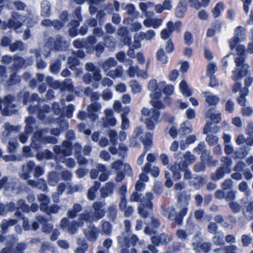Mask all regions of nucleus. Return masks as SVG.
Instances as JSON below:
<instances>
[{
	"label": "nucleus",
	"instance_id": "obj_10",
	"mask_svg": "<svg viewBox=\"0 0 253 253\" xmlns=\"http://www.w3.org/2000/svg\"><path fill=\"white\" fill-rule=\"evenodd\" d=\"M15 215L17 216V218H12L9 220L4 219L2 220L0 226L2 231L4 232L6 231L7 228L9 226H12L18 222V221L23 218V227L25 230H29L30 229V226L29 225V222L27 218H23L22 215L19 213L18 211L15 212Z\"/></svg>",
	"mask_w": 253,
	"mask_h": 253
},
{
	"label": "nucleus",
	"instance_id": "obj_26",
	"mask_svg": "<svg viewBox=\"0 0 253 253\" xmlns=\"http://www.w3.org/2000/svg\"><path fill=\"white\" fill-rule=\"evenodd\" d=\"M196 238L194 239V241L193 242V245L194 247L195 250L197 252H206L209 251L211 249V244L209 243H203L202 244L196 243L195 240Z\"/></svg>",
	"mask_w": 253,
	"mask_h": 253
},
{
	"label": "nucleus",
	"instance_id": "obj_37",
	"mask_svg": "<svg viewBox=\"0 0 253 253\" xmlns=\"http://www.w3.org/2000/svg\"><path fill=\"white\" fill-rule=\"evenodd\" d=\"M129 87L131 88V92L133 94H137L142 90V86L136 80H131L128 83Z\"/></svg>",
	"mask_w": 253,
	"mask_h": 253
},
{
	"label": "nucleus",
	"instance_id": "obj_19",
	"mask_svg": "<svg viewBox=\"0 0 253 253\" xmlns=\"http://www.w3.org/2000/svg\"><path fill=\"white\" fill-rule=\"evenodd\" d=\"M101 109V106L98 102H93L87 107V112L89 117L92 120L98 118L95 113L99 112Z\"/></svg>",
	"mask_w": 253,
	"mask_h": 253
},
{
	"label": "nucleus",
	"instance_id": "obj_3",
	"mask_svg": "<svg viewBox=\"0 0 253 253\" xmlns=\"http://www.w3.org/2000/svg\"><path fill=\"white\" fill-rule=\"evenodd\" d=\"M153 198V194L150 192L146 193L145 197L142 201L140 200V195L136 192H134L130 198L132 202H140L138 210L139 214L143 218L147 217L151 215L152 204L151 200Z\"/></svg>",
	"mask_w": 253,
	"mask_h": 253
},
{
	"label": "nucleus",
	"instance_id": "obj_55",
	"mask_svg": "<svg viewBox=\"0 0 253 253\" xmlns=\"http://www.w3.org/2000/svg\"><path fill=\"white\" fill-rule=\"evenodd\" d=\"M42 14L44 16H48L49 15L50 3L49 1H43L41 4Z\"/></svg>",
	"mask_w": 253,
	"mask_h": 253
},
{
	"label": "nucleus",
	"instance_id": "obj_61",
	"mask_svg": "<svg viewBox=\"0 0 253 253\" xmlns=\"http://www.w3.org/2000/svg\"><path fill=\"white\" fill-rule=\"evenodd\" d=\"M24 48L25 47L21 42H17L10 45V49L11 51H15L17 50H23Z\"/></svg>",
	"mask_w": 253,
	"mask_h": 253
},
{
	"label": "nucleus",
	"instance_id": "obj_45",
	"mask_svg": "<svg viewBox=\"0 0 253 253\" xmlns=\"http://www.w3.org/2000/svg\"><path fill=\"white\" fill-rule=\"evenodd\" d=\"M82 210V207L79 204H74L73 209L70 210L67 212V216L71 218H74L76 216L77 214L81 211Z\"/></svg>",
	"mask_w": 253,
	"mask_h": 253
},
{
	"label": "nucleus",
	"instance_id": "obj_36",
	"mask_svg": "<svg viewBox=\"0 0 253 253\" xmlns=\"http://www.w3.org/2000/svg\"><path fill=\"white\" fill-rule=\"evenodd\" d=\"M124 113L121 115L122 118V125L121 127L122 129H127L129 127V121L126 118V115L130 111L128 107H126L124 109Z\"/></svg>",
	"mask_w": 253,
	"mask_h": 253
},
{
	"label": "nucleus",
	"instance_id": "obj_60",
	"mask_svg": "<svg viewBox=\"0 0 253 253\" xmlns=\"http://www.w3.org/2000/svg\"><path fill=\"white\" fill-rule=\"evenodd\" d=\"M13 207V203H10L6 205L0 204V215H4L6 213L7 211H11Z\"/></svg>",
	"mask_w": 253,
	"mask_h": 253
},
{
	"label": "nucleus",
	"instance_id": "obj_2",
	"mask_svg": "<svg viewBox=\"0 0 253 253\" xmlns=\"http://www.w3.org/2000/svg\"><path fill=\"white\" fill-rule=\"evenodd\" d=\"M236 48L238 57L235 58L236 67L233 71L232 79L238 82L245 77L249 72V66L245 63V49L243 45L236 44L233 48Z\"/></svg>",
	"mask_w": 253,
	"mask_h": 253
},
{
	"label": "nucleus",
	"instance_id": "obj_43",
	"mask_svg": "<svg viewBox=\"0 0 253 253\" xmlns=\"http://www.w3.org/2000/svg\"><path fill=\"white\" fill-rule=\"evenodd\" d=\"M244 214L248 220L253 219V201L248 203L246 210L244 211Z\"/></svg>",
	"mask_w": 253,
	"mask_h": 253
},
{
	"label": "nucleus",
	"instance_id": "obj_18",
	"mask_svg": "<svg viewBox=\"0 0 253 253\" xmlns=\"http://www.w3.org/2000/svg\"><path fill=\"white\" fill-rule=\"evenodd\" d=\"M202 94L205 98V102L209 106L216 105L220 100L219 97L210 92H202Z\"/></svg>",
	"mask_w": 253,
	"mask_h": 253
},
{
	"label": "nucleus",
	"instance_id": "obj_57",
	"mask_svg": "<svg viewBox=\"0 0 253 253\" xmlns=\"http://www.w3.org/2000/svg\"><path fill=\"white\" fill-rule=\"evenodd\" d=\"M190 199V195L189 192H185V191L181 192L180 195L178 198V203H188Z\"/></svg>",
	"mask_w": 253,
	"mask_h": 253
},
{
	"label": "nucleus",
	"instance_id": "obj_6",
	"mask_svg": "<svg viewBox=\"0 0 253 253\" xmlns=\"http://www.w3.org/2000/svg\"><path fill=\"white\" fill-rule=\"evenodd\" d=\"M142 116L145 117V124L148 129L153 130L155 126L160 122V112L155 109H148L143 108L141 110Z\"/></svg>",
	"mask_w": 253,
	"mask_h": 253
},
{
	"label": "nucleus",
	"instance_id": "obj_59",
	"mask_svg": "<svg viewBox=\"0 0 253 253\" xmlns=\"http://www.w3.org/2000/svg\"><path fill=\"white\" fill-rule=\"evenodd\" d=\"M206 140L209 145H213L217 143L218 137L215 135L209 134L207 135Z\"/></svg>",
	"mask_w": 253,
	"mask_h": 253
},
{
	"label": "nucleus",
	"instance_id": "obj_5",
	"mask_svg": "<svg viewBox=\"0 0 253 253\" xmlns=\"http://www.w3.org/2000/svg\"><path fill=\"white\" fill-rule=\"evenodd\" d=\"M188 203H178L175 208H170L168 210V218L175 221L177 224L181 223L183 217L188 212Z\"/></svg>",
	"mask_w": 253,
	"mask_h": 253
},
{
	"label": "nucleus",
	"instance_id": "obj_54",
	"mask_svg": "<svg viewBox=\"0 0 253 253\" xmlns=\"http://www.w3.org/2000/svg\"><path fill=\"white\" fill-rule=\"evenodd\" d=\"M60 175L55 172H51L48 176L49 183L52 186L55 185L56 183L59 180Z\"/></svg>",
	"mask_w": 253,
	"mask_h": 253
},
{
	"label": "nucleus",
	"instance_id": "obj_4",
	"mask_svg": "<svg viewBox=\"0 0 253 253\" xmlns=\"http://www.w3.org/2000/svg\"><path fill=\"white\" fill-rule=\"evenodd\" d=\"M205 119L207 120V123L203 129V132L205 134L209 132H217L219 131V128L215 126L213 127H211V123L209 121H211L213 123L217 124L221 120V114L216 111L214 108L210 109L207 110L205 115Z\"/></svg>",
	"mask_w": 253,
	"mask_h": 253
},
{
	"label": "nucleus",
	"instance_id": "obj_30",
	"mask_svg": "<svg viewBox=\"0 0 253 253\" xmlns=\"http://www.w3.org/2000/svg\"><path fill=\"white\" fill-rule=\"evenodd\" d=\"M152 242L155 245L167 243L169 241V238L165 234H162L159 236L151 237Z\"/></svg>",
	"mask_w": 253,
	"mask_h": 253
},
{
	"label": "nucleus",
	"instance_id": "obj_51",
	"mask_svg": "<svg viewBox=\"0 0 253 253\" xmlns=\"http://www.w3.org/2000/svg\"><path fill=\"white\" fill-rule=\"evenodd\" d=\"M129 68L126 70V73L129 77L133 78L137 75L140 69L137 66L128 65Z\"/></svg>",
	"mask_w": 253,
	"mask_h": 253
},
{
	"label": "nucleus",
	"instance_id": "obj_13",
	"mask_svg": "<svg viewBox=\"0 0 253 253\" xmlns=\"http://www.w3.org/2000/svg\"><path fill=\"white\" fill-rule=\"evenodd\" d=\"M235 35L229 41V43L231 49L246 38V29L242 26H239L235 29Z\"/></svg>",
	"mask_w": 253,
	"mask_h": 253
},
{
	"label": "nucleus",
	"instance_id": "obj_1",
	"mask_svg": "<svg viewBox=\"0 0 253 253\" xmlns=\"http://www.w3.org/2000/svg\"><path fill=\"white\" fill-rule=\"evenodd\" d=\"M103 206V204L102 203H94L93 205L94 212L93 213L81 214L77 221L69 222L68 218H63L60 222L61 228L66 230L70 234H75L77 231L78 228L83 225L84 221L87 223L91 222L101 218L104 214V211L102 209Z\"/></svg>",
	"mask_w": 253,
	"mask_h": 253
},
{
	"label": "nucleus",
	"instance_id": "obj_31",
	"mask_svg": "<svg viewBox=\"0 0 253 253\" xmlns=\"http://www.w3.org/2000/svg\"><path fill=\"white\" fill-rule=\"evenodd\" d=\"M48 46H50V45ZM68 43L63 41L62 38H60L59 39H57L54 42V44L53 45H51L49 47L51 49H54L58 50H63L66 49Z\"/></svg>",
	"mask_w": 253,
	"mask_h": 253
},
{
	"label": "nucleus",
	"instance_id": "obj_58",
	"mask_svg": "<svg viewBox=\"0 0 253 253\" xmlns=\"http://www.w3.org/2000/svg\"><path fill=\"white\" fill-rule=\"evenodd\" d=\"M217 70V66L215 63L211 62L208 64L207 67V74L209 76H212Z\"/></svg>",
	"mask_w": 253,
	"mask_h": 253
},
{
	"label": "nucleus",
	"instance_id": "obj_32",
	"mask_svg": "<svg viewBox=\"0 0 253 253\" xmlns=\"http://www.w3.org/2000/svg\"><path fill=\"white\" fill-rule=\"evenodd\" d=\"M193 151L196 153L201 154L202 159L204 158L205 156H207L209 154V152L206 149V145L204 142L199 143L197 146L194 149Z\"/></svg>",
	"mask_w": 253,
	"mask_h": 253
},
{
	"label": "nucleus",
	"instance_id": "obj_38",
	"mask_svg": "<svg viewBox=\"0 0 253 253\" xmlns=\"http://www.w3.org/2000/svg\"><path fill=\"white\" fill-rule=\"evenodd\" d=\"M141 141L144 145L145 152H147L149 148L152 145V134L149 132L146 133L144 138H142Z\"/></svg>",
	"mask_w": 253,
	"mask_h": 253
},
{
	"label": "nucleus",
	"instance_id": "obj_42",
	"mask_svg": "<svg viewBox=\"0 0 253 253\" xmlns=\"http://www.w3.org/2000/svg\"><path fill=\"white\" fill-rule=\"evenodd\" d=\"M68 64L69 68L72 70H77V76H79L82 74V72L80 69L76 67V66L79 65V62L77 59L73 57H69L68 58Z\"/></svg>",
	"mask_w": 253,
	"mask_h": 253
},
{
	"label": "nucleus",
	"instance_id": "obj_27",
	"mask_svg": "<svg viewBox=\"0 0 253 253\" xmlns=\"http://www.w3.org/2000/svg\"><path fill=\"white\" fill-rule=\"evenodd\" d=\"M151 218V224L150 226L146 227L144 229V233L146 234L151 235L152 234H155L156 231L151 229V226H153L155 228H157L160 224L159 220L154 217L153 216H150Z\"/></svg>",
	"mask_w": 253,
	"mask_h": 253
},
{
	"label": "nucleus",
	"instance_id": "obj_52",
	"mask_svg": "<svg viewBox=\"0 0 253 253\" xmlns=\"http://www.w3.org/2000/svg\"><path fill=\"white\" fill-rule=\"evenodd\" d=\"M157 59L162 64H166L168 62V58L165 54L163 48L159 49L157 52Z\"/></svg>",
	"mask_w": 253,
	"mask_h": 253
},
{
	"label": "nucleus",
	"instance_id": "obj_47",
	"mask_svg": "<svg viewBox=\"0 0 253 253\" xmlns=\"http://www.w3.org/2000/svg\"><path fill=\"white\" fill-rule=\"evenodd\" d=\"M38 200L41 202V210L45 211L49 203V199L46 195L42 194L38 196Z\"/></svg>",
	"mask_w": 253,
	"mask_h": 253
},
{
	"label": "nucleus",
	"instance_id": "obj_46",
	"mask_svg": "<svg viewBox=\"0 0 253 253\" xmlns=\"http://www.w3.org/2000/svg\"><path fill=\"white\" fill-rule=\"evenodd\" d=\"M99 182H95L94 186L90 187L87 193V197L90 200H93L95 197V192L100 186Z\"/></svg>",
	"mask_w": 253,
	"mask_h": 253
},
{
	"label": "nucleus",
	"instance_id": "obj_11",
	"mask_svg": "<svg viewBox=\"0 0 253 253\" xmlns=\"http://www.w3.org/2000/svg\"><path fill=\"white\" fill-rule=\"evenodd\" d=\"M14 98L11 95H7L3 100H0V110L2 107V114L3 116L11 115L13 112L14 109L16 107V105L13 103Z\"/></svg>",
	"mask_w": 253,
	"mask_h": 253
},
{
	"label": "nucleus",
	"instance_id": "obj_25",
	"mask_svg": "<svg viewBox=\"0 0 253 253\" xmlns=\"http://www.w3.org/2000/svg\"><path fill=\"white\" fill-rule=\"evenodd\" d=\"M143 132V128L141 126H137L133 131V134L130 139V145L132 146H137L138 139L141 138L140 135Z\"/></svg>",
	"mask_w": 253,
	"mask_h": 253
},
{
	"label": "nucleus",
	"instance_id": "obj_34",
	"mask_svg": "<svg viewBox=\"0 0 253 253\" xmlns=\"http://www.w3.org/2000/svg\"><path fill=\"white\" fill-rule=\"evenodd\" d=\"M224 8L225 6L222 2H218L211 10L212 16L215 18L219 17Z\"/></svg>",
	"mask_w": 253,
	"mask_h": 253
},
{
	"label": "nucleus",
	"instance_id": "obj_35",
	"mask_svg": "<svg viewBox=\"0 0 253 253\" xmlns=\"http://www.w3.org/2000/svg\"><path fill=\"white\" fill-rule=\"evenodd\" d=\"M118 240L119 243L124 248L121 251V253H128V252L126 250V248L130 247L128 243V239L123 234L118 237Z\"/></svg>",
	"mask_w": 253,
	"mask_h": 253
},
{
	"label": "nucleus",
	"instance_id": "obj_40",
	"mask_svg": "<svg viewBox=\"0 0 253 253\" xmlns=\"http://www.w3.org/2000/svg\"><path fill=\"white\" fill-rule=\"evenodd\" d=\"M116 57L119 62L124 63L126 66L133 64V61L131 59H127L124 52L117 53Z\"/></svg>",
	"mask_w": 253,
	"mask_h": 253
},
{
	"label": "nucleus",
	"instance_id": "obj_39",
	"mask_svg": "<svg viewBox=\"0 0 253 253\" xmlns=\"http://www.w3.org/2000/svg\"><path fill=\"white\" fill-rule=\"evenodd\" d=\"M150 167L151 165L149 163L146 164L143 169V171L147 173L150 172L154 177L157 176L159 173V169L158 167L155 166L151 168H150Z\"/></svg>",
	"mask_w": 253,
	"mask_h": 253
},
{
	"label": "nucleus",
	"instance_id": "obj_49",
	"mask_svg": "<svg viewBox=\"0 0 253 253\" xmlns=\"http://www.w3.org/2000/svg\"><path fill=\"white\" fill-rule=\"evenodd\" d=\"M134 46L135 48H138L140 47V42L143 40H145L144 38V32H139L136 33L134 36Z\"/></svg>",
	"mask_w": 253,
	"mask_h": 253
},
{
	"label": "nucleus",
	"instance_id": "obj_9",
	"mask_svg": "<svg viewBox=\"0 0 253 253\" xmlns=\"http://www.w3.org/2000/svg\"><path fill=\"white\" fill-rule=\"evenodd\" d=\"M32 171L34 172V175L35 177H38L44 173L42 168L35 166L33 162H29L23 167L22 176L24 179H27L30 177Z\"/></svg>",
	"mask_w": 253,
	"mask_h": 253
},
{
	"label": "nucleus",
	"instance_id": "obj_14",
	"mask_svg": "<svg viewBox=\"0 0 253 253\" xmlns=\"http://www.w3.org/2000/svg\"><path fill=\"white\" fill-rule=\"evenodd\" d=\"M16 238H12L10 243L2 250L1 253H23V251L26 247L25 244L20 243L16 245Z\"/></svg>",
	"mask_w": 253,
	"mask_h": 253
},
{
	"label": "nucleus",
	"instance_id": "obj_44",
	"mask_svg": "<svg viewBox=\"0 0 253 253\" xmlns=\"http://www.w3.org/2000/svg\"><path fill=\"white\" fill-rule=\"evenodd\" d=\"M179 89L181 93L186 96H190L192 94V92L189 88L186 82L182 80L179 84Z\"/></svg>",
	"mask_w": 253,
	"mask_h": 253
},
{
	"label": "nucleus",
	"instance_id": "obj_24",
	"mask_svg": "<svg viewBox=\"0 0 253 253\" xmlns=\"http://www.w3.org/2000/svg\"><path fill=\"white\" fill-rule=\"evenodd\" d=\"M117 65V61L113 57H110L104 61L102 64V68L105 74H107L108 72H109L110 69L116 66Z\"/></svg>",
	"mask_w": 253,
	"mask_h": 253
},
{
	"label": "nucleus",
	"instance_id": "obj_50",
	"mask_svg": "<svg viewBox=\"0 0 253 253\" xmlns=\"http://www.w3.org/2000/svg\"><path fill=\"white\" fill-rule=\"evenodd\" d=\"M184 162V164L186 166L193 163L196 160L195 157L190 152H186L183 156Z\"/></svg>",
	"mask_w": 253,
	"mask_h": 253
},
{
	"label": "nucleus",
	"instance_id": "obj_41",
	"mask_svg": "<svg viewBox=\"0 0 253 253\" xmlns=\"http://www.w3.org/2000/svg\"><path fill=\"white\" fill-rule=\"evenodd\" d=\"M249 92V89L247 87H243V88L242 89L240 96L237 99L238 102L239 104L243 106H244L246 104L247 99L246 98V96L248 95Z\"/></svg>",
	"mask_w": 253,
	"mask_h": 253
},
{
	"label": "nucleus",
	"instance_id": "obj_17",
	"mask_svg": "<svg viewBox=\"0 0 253 253\" xmlns=\"http://www.w3.org/2000/svg\"><path fill=\"white\" fill-rule=\"evenodd\" d=\"M26 130L24 133L20 134L19 136V140L22 143H24L28 138V133L32 131V125L34 123V119L32 117L28 118L26 119Z\"/></svg>",
	"mask_w": 253,
	"mask_h": 253
},
{
	"label": "nucleus",
	"instance_id": "obj_33",
	"mask_svg": "<svg viewBox=\"0 0 253 253\" xmlns=\"http://www.w3.org/2000/svg\"><path fill=\"white\" fill-rule=\"evenodd\" d=\"M186 1L181 0L179 2L176 10L175 15L177 17H182L186 11V7L185 6Z\"/></svg>",
	"mask_w": 253,
	"mask_h": 253
},
{
	"label": "nucleus",
	"instance_id": "obj_29",
	"mask_svg": "<svg viewBox=\"0 0 253 253\" xmlns=\"http://www.w3.org/2000/svg\"><path fill=\"white\" fill-rule=\"evenodd\" d=\"M114 186L113 183H107L100 190L101 196L105 198L110 196L113 193Z\"/></svg>",
	"mask_w": 253,
	"mask_h": 253
},
{
	"label": "nucleus",
	"instance_id": "obj_23",
	"mask_svg": "<svg viewBox=\"0 0 253 253\" xmlns=\"http://www.w3.org/2000/svg\"><path fill=\"white\" fill-rule=\"evenodd\" d=\"M163 21L162 18H147L143 21V24L146 27L157 29L162 24Z\"/></svg>",
	"mask_w": 253,
	"mask_h": 253
},
{
	"label": "nucleus",
	"instance_id": "obj_56",
	"mask_svg": "<svg viewBox=\"0 0 253 253\" xmlns=\"http://www.w3.org/2000/svg\"><path fill=\"white\" fill-rule=\"evenodd\" d=\"M102 233L105 235H110L112 232L111 226L109 222L102 221Z\"/></svg>",
	"mask_w": 253,
	"mask_h": 253
},
{
	"label": "nucleus",
	"instance_id": "obj_21",
	"mask_svg": "<svg viewBox=\"0 0 253 253\" xmlns=\"http://www.w3.org/2000/svg\"><path fill=\"white\" fill-rule=\"evenodd\" d=\"M183 171L184 173V178L185 179H190V184L195 186L196 187H199L202 185V183L201 181V178L200 177H196V178H191V173L190 171L187 169L186 167L184 168Z\"/></svg>",
	"mask_w": 253,
	"mask_h": 253
},
{
	"label": "nucleus",
	"instance_id": "obj_15",
	"mask_svg": "<svg viewBox=\"0 0 253 253\" xmlns=\"http://www.w3.org/2000/svg\"><path fill=\"white\" fill-rule=\"evenodd\" d=\"M105 117L102 118L103 126L105 127L114 126L117 121L113 117V113L111 109H105L104 110Z\"/></svg>",
	"mask_w": 253,
	"mask_h": 253
},
{
	"label": "nucleus",
	"instance_id": "obj_63",
	"mask_svg": "<svg viewBox=\"0 0 253 253\" xmlns=\"http://www.w3.org/2000/svg\"><path fill=\"white\" fill-rule=\"evenodd\" d=\"M42 132H35L34 136V138L33 139L32 146L33 147H35L38 144V143H41L42 138Z\"/></svg>",
	"mask_w": 253,
	"mask_h": 253
},
{
	"label": "nucleus",
	"instance_id": "obj_28",
	"mask_svg": "<svg viewBox=\"0 0 253 253\" xmlns=\"http://www.w3.org/2000/svg\"><path fill=\"white\" fill-rule=\"evenodd\" d=\"M124 73L123 67L121 65H119L112 70H110L107 73L106 76L112 78V79H116L122 78Z\"/></svg>",
	"mask_w": 253,
	"mask_h": 253
},
{
	"label": "nucleus",
	"instance_id": "obj_53",
	"mask_svg": "<svg viewBox=\"0 0 253 253\" xmlns=\"http://www.w3.org/2000/svg\"><path fill=\"white\" fill-rule=\"evenodd\" d=\"M29 184L32 185V186L36 187L43 191L45 190L46 189L45 181L42 179H39L36 182L29 181Z\"/></svg>",
	"mask_w": 253,
	"mask_h": 253
},
{
	"label": "nucleus",
	"instance_id": "obj_16",
	"mask_svg": "<svg viewBox=\"0 0 253 253\" xmlns=\"http://www.w3.org/2000/svg\"><path fill=\"white\" fill-rule=\"evenodd\" d=\"M53 150L55 153L57 154L62 153L64 156H69L71 155V144L67 141L63 142L61 147L57 145L54 146Z\"/></svg>",
	"mask_w": 253,
	"mask_h": 253
},
{
	"label": "nucleus",
	"instance_id": "obj_7",
	"mask_svg": "<svg viewBox=\"0 0 253 253\" xmlns=\"http://www.w3.org/2000/svg\"><path fill=\"white\" fill-rule=\"evenodd\" d=\"M35 23V22L33 20V17L31 14L29 16H25L15 14L12 18L9 20L7 26L17 30L24 23L30 27H32Z\"/></svg>",
	"mask_w": 253,
	"mask_h": 253
},
{
	"label": "nucleus",
	"instance_id": "obj_62",
	"mask_svg": "<svg viewBox=\"0 0 253 253\" xmlns=\"http://www.w3.org/2000/svg\"><path fill=\"white\" fill-rule=\"evenodd\" d=\"M213 238V242L215 244L218 246H221L224 244V234L222 233L221 234H216Z\"/></svg>",
	"mask_w": 253,
	"mask_h": 253
},
{
	"label": "nucleus",
	"instance_id": "obj_12",
	"mask_svg": "<svg viewBox=\"0 0 253 253\" xmlns=\"http://www.w3.org/2000/svg\"><path fill=\"white\" fill-rule=\"evenodd\" d=\"M165 85V82H160L158 84L155 79L150 80L148 84L147 88L151 91L150 96L151 98L160 97L162 95L161 91Z\"/></svg>",
	"mask_w": 253,
	"mask_h": 253
},
{
	"label": "nucleus",
	"instance_id": "obj_22",
	"mask_svg": "<svg viewBox=\"0 0 253 253\" xmlns=\"http://www.w3.org/2000/svg\"><path fill=\"white\" fill-rule=\"evenodd\" d=\"M84 232L86 237L90 241H94L97 237V230L91 224L86 229H84Z\"/></svg>",
	"mask_w": 253,
	"mask_h": 253
},
{
	"label": "nucleus",
	"instance_id": "obj_8",
	"mask_svg": "<svg viewBox=\"0 0 253 253\" xmlns=\"http://www.w3.org/2000/svg\"><path fill=\"white\" fill-rule=\"evenodd\" d=\"M221 161L223 163V166L211 174V179L214 180L220 179L224 176L225 173H229L231 171L230 166L232 164V160L227 157H223Z\"/></svg>",
	"mask_w": 253,
	"mask_h": 253
},
{
	"label": "nucleus",
	"instance_id": "obj_20",
	"mask_svg": "<svg viewBox=\"0 0 253 253\" xmlns=\"http://www.w3.org/2000/svg\"><path fill=\"white\" fill-rule=\"evenodd\" d=\"M185 167V165L182 162L178 163H175L171 167L170 170L172 172L173 177L175 179L178 180L180 178L181 175L180 172L181 170H183Z\"/></svg>",
	"mask_w": 253,
	"mask_h": 253
},
{
	"label": "nucleus",
	"instance_id": "obj_64",
	"mask_svg": "<svg viewBox=\"0 0 253 253\" xmlns=\"http://www.w3.org/2000/svg\"><path fill=\"white\" fill-rule=\"evenodd\" d=\"M181 129L184 133H189L192 131V125L189 122L186 121L181 125Z\"/></svg>",
	"mask_w": 253,
	"mask_h": 253
},
{
	"label": "nucleus",
	"instance_id": "obj_48",
	"mask_svg": "<svg viewBox=\"0 0 253 253\" xmlns=\"http://www.w3.org/2000/svg\"><path fill=\"white\" fill-rule=\"evenodd\" d=\"M181 26V23L179 21L173 23L171 21H169L167 24V27L172 33L174 31L179 30Z\"/></svg>",
	"mask_w": 253,
	"mask_h": 253
}]
</instances>
